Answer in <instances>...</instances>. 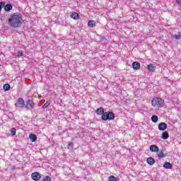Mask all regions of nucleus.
<instances>
[{
  "label": "nucleus",
  "instance_id": "obj_1",
  "mask_svg": "<svg viewBox=\"0 0 181 181\" xmlns=\"http://www.w3.org/2000/svg\"><path fill=\"white\" fill-rule=\"evenodd\" d=\"M23 23V16L21 13H13L8 18V23L11 28L16 29L17 28H21L22 23Z\"/></svg>",
  "mask_w": 181,
  "mask_h": 181
},
{
  "label": "nucleus",
  "instance_id": "obj_2",
  "mask_svg": "<svg viewBox=\"0 0 181 181\" xmlns=\"http://www.w3.org/2000/svg\"><path fill=\"white\" fill-rule=\"evenodd\" d=\"M165 104V100L160 98L155 97L151 100L152 107H158V108H162Z\"/></svg>",
  "mask_w": 181,
  "mask_h": 181
},
{
  "label": "nucleus",
  "instance_id": "obj_3",
  "mask_svg": "<svg viewBox=\"0 0 181 181\" xmlns=\"http://www.w3.org/2000/svg\"><path fill=\"white\" fill-rule=\"evenodd\" d=\"M115 118V115L112 112H105L102 115L101 119L103 121H111Z\"/></svg>",
  "mask_w": 181,
  "mask_h": 181
},
{
  "label": "nucleus",
  "instance_id": "obj_4",
  "mask_svg": "<svg viewBox=\"0 0 181 181\" xmlns=\"http://www.w3.org/2000/svg\"><path fill=\"white\" fill-rule=\"evenodd\" d=\"M25 107L26 110H33L35 108V103L32 99H28L26 101V104H25Z\"/></svg>",
  "mask_w": 181,
  "mask_h": 181
},
{
  "label": "nucleus",
  "instance_id": "obj_5",
  "mask_svg": "<svg viewBox=\"0 0 181 181\" xmlns=\"http://www.w3.org/2000/svg\"><path fill=\"white\" fill-rule=\"evenodd\" d=\"M14 105L16 107L25 108V100L22 98H18Z\"/></svg>",
  "mask_w": 181,
  "mask_h": 181
},
{
  "label": "nucleus",
  "instance_id": "obj_6",
  "mask_svg": "<svg viewBox=\"0 0 181 181\" xmlns=\"http://www.w3.org/2000/svg\"><path fill=\"white\" fill-rule=\"evenodd\" d=\"M31 177H32L33 180L38 181V180H40L42 175H40V173H39L37 172H35L31 174Z\"/></svg>",
  "mask_w": 181,
  "mask_h": 181
},
{
  "label": "nucleus",
  "instance_id": "obj_7",
  "mask_svg": "<svg viewBox=\"0 0 181 181\" xmlns=\"http://www.w3.org/2000/svg\"><path fill=\"white\" fill-rule=\"evenodd\" d=\"M168 128V124L165 122H161L158 124L159 131H165Z\"/></svg>",
  "mask_w": 181,
  "mask_h": 181
},
{
  "label": "nucleus",
  "instance_id": "obj_8",
  "mask_svg": "<svg viewBox=\"0 0 181 181\" xmlns=\"http://www.w3.org/2000/svg\"><path fill=\"white\" fill-rule=\"evenodd\" d=\"M132 67L134 70H139L141 69V64L138 62L132 63Z\"/></svg>",
  "mask_w": 181,
  "mask_h": 181
},
{
  "label": "nucleus",
  "instance_id": "obj_9",
  "mask_svg": "<svg viewBox=\"0 0 181 181\" xmlns=\"http://www.w3.org/2000/svg\"><path fill=\"white\" fill-rule=\"evenodd\" d=\"M3 8H4V10L6 11V12H9L10 11H12V8H13V6H12V4H8L6 5L4 4Z\"/></svg>",
  "mask_w": 181,
  "mask_h": 181
},
{
  "label": "nucleus",
  "instance_id": "obj_10",
  "mask_svg": "<svg viewBox=\"0 0 181 181\" xmlns=\"http://www.w3.org/2000/svg\"><path fill=\"white\" fill-rule=\"evenodd\" d=\"M151 152H159V147L158 146L153 144L150 146Z\"/></svg>",
  "mask_w": 181,
  "mask_h": 181
},
{
  "label": "nucleus",
  "instance_id": "obj_11",
  "mask_svg": "<svg viewBox=\"0 0 181 181\" xmlns=\"http://www.w3.org/2000/svg\"><path fill=\"white\" fill-rule=\"evenodd\" d=\"M147 69L148 71H151V73H154L155 70L156 69V67L153 64H150L147 66Z\"/></svg>",
  "mask_w": 181,
  "mask_h": 181
},
{
  "label": "nucleus",
  "instance_id": "obj_12",
  "mask_svg": "<svg viewBox=\"0 0 181 181\" xmlns=\"http://www.w3.org/2000/svg\"><path fill=\"white\" fill-rule=\"evenodd\" d=\"M105 112H104V108L103 107H99L96 110V114L98 115H103V114L105 113Z\"/></svg>",
  "mask_w": 181,
  "mask_h": 181
},
{
  "label": "nucleus",
  "instance_id": "obj_13",
  "mask_svg": "<svg viewBox=\"0 0 181 181\" xmlns=\"http://www.w3.org/2000/svg\"><path fill=\"white\" fill-rule=\"evenodd\" d=\"M71 18H72V19H74L75 21H77L80 19V16L78 15V13L74 12L72 13V15H71Z\"/></svg>",
  "mask_w": 181,
  "mask_h": 181
},
{
  "label": "nucleus",
  "instance_id": "obj_14",
  "mask_svg": "<svg viewBox=\"0 0 181 181\" xmlns=\"http://www.w3.org/2000/svg\"><path fill=\"white\" fill-rule=\"evenodd\" d=\"M29 138L31 142H36L37 139V136H36V134H30Z\"/></svg>",
  "mask_w": 181,
  "mask_h": 181
},
{
  "label": "nucleus",
  "instance_id": "obj_15",
  "mask_svg": "<svg viewBox=\"0 0 181 181\" xmlns=\"http://www.w3.org/2000/svg\"><path fill=\"white\" fill-rule=\"evenodd\" d=\"M163 168H165V169H172V168H173V166L172 165V163H170L169 162H165L163 164Z\"/></svg>",
  "mask_w": 181,
  "mask_h": 181
},
{
  "label": "nucleus",
  "instance_id": "obj_16",
  "mask_svg": "<svg viewBox=\"0 0 181 181\" xmlns=\"http://www.w3.org/2000/svg\"><path fill=\"white\" fill-rule=\"evenodd\" d=\"M147 163H148V165H154V163H155V159H153V158H152V157L148 158H147Z\"/></svg>",
  "mask_w": 181,
  "mask_h": 181
},
{
  "label": "nucleus",
  "instance_id": "obj_17",
  "mask_svg": "<svg viewBox=\"0 0 181 181\" xmlns=\"http://www.w3.org/2000/svg\"><path fill=\"white\" fill-rule=\"evenodd\" d=\"M162 139H168L169 138V133L168 132H164L161 136Z\"/></svg>",
  "mask_w": 181,
  "mask_h": 181
},
{
  "label": "nucleus",
  "instance_id": "obj_18",
  "mask_svg": "<svg viewBox=\"0 0 181 181\" xmlns=\"http://www.w3.org/2000/svg\"><path fill=\"white\" fill-rule=\"evenodd\" d=\"M88 25L89 28H94L95 27V22L94 21H88Z\"/></svg>",
  "mask_w": 181,
  "mask_h": 181
},
{
  "label": "nucleus",
  "instance_id": "obj_19",
  "mask_svg": "<svg viewBox=\"0 0 181 181\" xmlns=\"http://www.w3.org/2000/svg\"><path fill=\"white\" fill-rule=\"evenodd\" d=\"M3 88L4 90H5V91H8L11 90V85H9L8 83H6L4 85Z\"/></svg>",
  "mask_w": 181,
  "mask_h": 181
},
{
  "label": "nucleus",
  "instance_id": "obj_20",
  "mask_svg": "<svg viewBox=\"0 0 181 181\" xmlns=\"http://www.w3.org/2000/svg\"><path fill=\"white\" fill-rule=\"evenodd\" d=\"M158 116H156L155 115L151 117L152 122L156 123V122H158Z\"/></svg>",
  "mask_w": 181,
  "mask_h": 181
},
{
  "label": "nucleus",
  "instance_id": "obj_21",
  "mask_svg": "<svg viewBox=\"0 0 181 181\" xmlns=\"http://www.w3.org/2000/svg\"><path fill=\"white\" fill-rule=\"evenodd\" d=\"M117 177H115L114 175H110L108 177V181H117Z\"/></svg>",
  "mask_w": 181,
  "mask_h": 181
},
{
  "label": "nucleus",
  "instance_id": "obj_22",
  "mask_svg": "<svg viewBox=\"0 0 181 181\" xmlns=\"http://www.w3.org/2000/svg\"><path fill=\"white\" fill-rule=\"evenodd\" d=\"M158 157L159 158V159H160L161 158H165L163 151H160V152L158 154Z\"/></svg>",
  "mask_w": 181,
  "mask_h": 181
},
{
  "label": "nucleus",
  "instance_id": "obj_23",
  "mask_svg": "<svg viewBox=\"0 0 181 181\" xmlns=\"http://www.w3.org/2000/svg\"><path fill=\"white\" fill-rule=\"evenodd\" d=\"M11 135H12V136L16 135V129H15V128L11 129Z\"/></svg>",
  "mask_w": 181,
  "mask_h": 181
},
{
  "label": "nucleus",
  "instance_id": "obj_24",
  "mask_svg": "<svg viewBox=\"0 0 181 181\" xmlns=\"http://www.w3.org/2000/svg\"><path fill=\"white\" fill-rule=\"evenodd\" d=\"M5 1H1L0 2V12L1 11H2V8H4V6H5Z\"/></svg>",
  "mask_w": 181,
  "mask_h": 181
},
{
  "label": "nucleus",
  "instance_id": "obj_25",
  "mask_svg": "<svg viewBox=\"0 0 181 181\" xmlns=\"http://www.w3.org/2000/svg\"><path fill=\"white\" fill-rule=\"evenodd\" d=\"M43 181H52V178L50 177V176L47 175V176H45V177L44 178Z\"/></svg>",
  "mask_w": 181,
  "mask_h": 181
},
{
  "label": "nucleus",
  "instance_id": "obj_26",
  "mask_svg": "<svg viewBox=\"0 0 181 181\" xmlns=\"http://www.w3.org/2000/svg\"><path fill=\"white\" fill-rule=\"evenodd\" d=\"M50 105V103H49V102H46L43 105H42V108H47V107H49Z\"/></svg>",
  "mask_w": 181,
  "mask_h": 181
},
{
  "label": "nucleus",
  "instance_id": "obj_27",
  "mask_svg": "<svg viewBox=\"0 0 181 181\" xmlns=\"http://www.w3.org/2000/svg\"><path fill=\"white\" fill-rule=\"evenodd\" d=\"M17 56H18V57H22V56H23V52H22V51H18V52H17Z\"/></svg>",
  "mask_w": 181,
  "mask_h": 181
},
{
  "label": "nucleus",
  "instance_id": "obj_28",
  "mask_svg": "<svg viewBox=\"0 0 181 181\" xmlns=\"http://www.w3.org/2000/svg\"><path fill=\"white\" fill-rule=\"evenodd\" d=\"M74 145V144H73V143H69L68 144V149H73Z\"/></svg>",
  "mask_w": 181,
  "mask_h": 181
},
{
  "label": "nucleus",
  "instance_id": "obj_29",
  "mask_svg": "<svg viewBox=\"0 0 181 181\" xmlns=\"http://www.w3.org/2000/svg\"><path fill=\"white\" fill-rule=\"evenodd\" d=\"M174 38L176 39L177 40H179L180 39H181L180 34L177 35H174Z\"/></svg>",
  "mask_w": 181,
  "mask_h": 181
},
{
  "label": "nucleus",
  "instance_id": "obj_30",
  "mask_svg": "<svg viewBox=\"0 0 181 181\" xmlns=\"http://www.w3.org/2000/svg\"><path fill=\"white\" fill-rule=\"evenodd\" d=\"M176 2L178 5H181V0H176Z\"/></svg>",
  "mask_w": 181,
  "mask_h": 181
},
{
  "label": "nucleus",
  "instance_id": "obj_31",
  "mask_svg": "<svg viewBox=\"0 0 181 181\" xmlns=\"http://www.w3.org/2000/svg\"><path fill=\"white\" fill-rule=\"evenodd\" d=\"M180 11H181V4L180 5Z\"/></svg>",
  "mask_w": 181,
  "mask_h": 181
}]
</instances>
